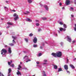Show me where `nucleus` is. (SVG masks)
<instances>
[{
	"label": "nucleus",
	"mask_w": 76,
	"mask_h": 76,
	"mask_svg": "<svg viewBox=\"0 0 76 76\" xmlns=\"http://www.w3.org/2000/svg\"><path fill=\"white\" fill-rule=\"evenodd\" d=\"M52 55L55 57H60L61 56V52H58L56 53H52Z\"/></svg>",
	"instance_id": "1"
},
{
	"label": "nucleus",
	"mask_w": 76,
	"mask_h": 76,
	"mask_svg": "<svg viewBox=\"0 0 76 76\" xmlns=\"http://www.w3.org/2000/svg\"><path fill=\"white\" fill-rule=\"evenodd\" d=\"M13 16L15 17V18H14V20H17V19H19V17H18V15H17V14L15 13L14 14Z\"/></svg>",
	"instance_id": "2"
},
{
	"label": "nucleus",
	"mask_w": 76,
	"mask_h": 76,
	"mask_svg": "<svg viewBox=\"0 0 76 76\" xmlns=\"http://www.w3.org/2000/svg\"><path fill=\"white\" fill-rule=\"evenodd\" d=\"M7 53V50L5 49H3L1 50V54H3V53L4 54H6Z\"/></svg>",
	"instance_id": "3"
},
{
	"label": "nucleus",
	"mask_w": 76,
	"mask_h": 76,
	"mask_svg": "<svg viewBox=\"0 0 76 76\" xmlns=\"http://www.w3.org/2000/svg\"><path fill=\"white\" fill-rule=\"evenodd\" d=\"M70 4V1L69 0H67L65 2V4L66 5H69Z\"/></svg>",
	"instance_id": "4"
},
{
	"label": "nucleus",
	"mask_w": 76,
	"mask_h": 76,
	"mask_svg": "<svg viewBox=\"0 0 76 76\" xmlns=\"http://www.w3.org/2000/svg\"><path fill=\"white\" fill-rule=\"evenodd\" d=\"M67 40L69 42H71L72 41V39H71V38L68 36H67Z\"/></svg>",
	"instance_id": "5"
},
{
	"label": "nucleus",
	"mask_w": 76,
	"mask_h": 76,
	"mask_svg": "<svg viewBox=\"0 0 76 76\" xmlns=\"http://www.w3.org/2000/svg\"><path fill=\"white\" fill-rule=\"evenodd\" d=\"M37 38L36 37H34V40H33V42L34 43H36L37 42Z\"/></svg>",
	"instance_id": "6"
},
{
	"label": "nucleus",
	"mask_w": 76,
	"mask_h": 76,
	"mask_svg": "<svg viewBox=\"0 0 76 76\" xmlns=\"http://www.w3.org/2000/svg\"><path fill=\"white\" fill-rule=\"evenodd\" d=\"M64 68L66 70H68V66L67 65H65L64 66Z\"/></svg>",
	"instance_id": "7"
},
{
	"label": "nucleus",
	"mask_w": 76,
	"mask_h": 76,
	"mask_svg": "<svg viewBox=\"0 0 76 76\" xmlns=\"http://www.w3.org/2000/svg\"><path fill=\"white\" fill-rule=\"evenodd\" d=\"M58 23L60 24L61 25H62L63 24H64V22L63 21H58Z\"/></svg>",
	"instance_id": "8"
},
{
	"label": "nucleus",
	"mask_w": 76,
	"mask_h": 76,
	"mask_svg": "<svg viewBox=\"0 0 76 76\" xmlns=\"http://www.w3.org/2000/svg\"><path fill=\"white\" fill-rule=\"evenodd\" d=\"M18 72H17V75H18V76H19V75H20V76H21V73L19 72V71L18 70Z\"/></svg>",
	"instance_id": "9"
},
{
	"label": "nucleus",
	"mask_w": 76,
	"mask_h": 76,
	"mask_svg": "<svg viewBox=\"0 0 76 76\" xmlns=\"http://www.w3.org/2000/svg\"><path fill=\"white\" fill-rule=\"evenodd\" d=\"M8 52L10 54L12 53V50H11V48H8Z\"/></svg>",
	"instance_id": "10"
},
{
	"label": "nucleus",
	"mask_w": 76,
	"mask_h": 76,
	"mask_svg": "<svg viewBox=\"0 0 76 76\" xmlns=\"http://www.w3.org/2000/svg\"><path fill=\"white\" fill-rule=\"evenodd\" d=\"M24 59H25V60H27V59L28 58V56H26L23 58Z\"/></svg>",
	"instance_id": "11"
},
{
	"label": "nucleus",
	"mask_w": 76,
	"mask_h": 76,
	"mask_svg": "<svg viewBox=\"0 0 76 76\" xmlns=\"http://www.w3.org/2000/svg\"><path fill=\"white\" fill-rule=\"evenodd\" d=\"M70 67H72V69H75V66L72 64H71L70 65Z\"/></svg>",
	"instance_id": "12"
},
{
	"label": "nucleus",
	"mask_w": 76,
	"mask_h": 76,
	"mask_svg": "<svg viewBox=\"0 0 76 76\" xmlns=\"http://www.w3.org/2000/svg\"><path fill=\"white\" fill-rule=\"evenodd\" d=\"M44 7L45 8V9L47 10H48V7L47 5H45L44 6Z\"/></svg>",
	"instance_id": "13"
},
{
	"label": "nucleus",
	"mask_w": 76,
	"mask_h": 76,
	"mask_svg": "<svg viewBox=\"0 0 76 76\" xmlns=\"http://www.w3.org/2000/svg\"><path fill=\"white\" fill-rule=\"evenodd\" d=\"M12 72V69H11L9 68L8 69V73H10V72Z\"/></svg>",
	"instance_id": "14"
},
{
	"label": "nucleus",
	"mask_w": 76,
	"mask_h": 76,
	"mask_svg": "<svg viewBox=\"0 0 76 76\" xmlns=\"http://www.w3.org/2000/svg\"><path fill=\"white\" fill-rule=\"evenodd\" d=\"M28 1L29 3H31L32 2V1L31 0H28Z\"/></svg>",
	"instance_id": "15"
},
{
	"label": "nucleus",
	"mask_w": 76,
	"mask_h": 76,
	"mask_svg": "<svg viewBox=\"0 0 76 76\" xmlns=\"http://www.w3.org/2000/svg\"><path fill=\"white\" fill-rule=\"evenodd\" d=\"M18 67H19L18 68V70H20V68L22 67V66L20 65H18Z\"/></svg>",
	"instance_id": "16"
},
{
	"label": "nucleus",
	"mask_w": 76,
	"mask_h": 76,
	"mask_svg": "<svg viewBox=\"0 0 76 76\" xmlns=\"http://www.w3.org/2000/svg\"><path fill=\"white\" fill-rule=\"evenodd\" d=\"M54 68L55 69H57V65H54Z\"/></svg>",
	"instance_id": "17"
},
{
	"label": "nucleus",
	"mask_w": 76,
	"mask_h": 76,
	"mask_svg": "<svg viewBox=\"0 0 76 76\" xmlns=\"http://www.w3.org/2000/svg\"><path fill=\"white\" fill-rule=\"evenodd\" d=\"M27 20H28V22H32V20L30 19L29 18H27Z\"/></svg>",
	"instance_id": "18"
},
{
	"label": "nucleus",
	"mask_w": 76,
	"mask_h": 76,
	"mask_svg": "<svg viewBox=\"0 0 76 76\" xmlns=\"http://www.w3.org/2000/svg\"><path fill=\"white\" fill-rule=\"evenodd\" d=\"M42 18L44 20H47V18H44V17Z\"/></svg>",
	"instance_id": "19"
},
{
	"label": "nucleus",
	"mask_w": 76,
	"mask_h": 76,
	"mask_svg": "<svg viewBox=\"0 0 76 76\" xmlns=\"http://www.w3.org/2000/svg\"><path fill=\"white\" fill-rule=\"evenodd\" d=\"M31 61V60L29 59V58H28L26 60V62L27 63L28 61Z\"/></svg>",
	"instance_id": "20"
},
{
	"label": "nucleus",
	"mask_w": 76,
	"mask_h": 76,
	"mask_svg": "<svg viewBox=\"0 0 76 76\" xmlns=\"http://www.w3.org/2000/svg\"><path fill=\"white\" fill-rule=\"evenodd\" d=\"M63 26H64V28H67V26H66V24H63Z\"/></svg>",
	"instance_id": "21"
},
{
	"label": "nucleus",
	"mask_w": 76,
	"mask_h": 76,
	"mask_svg": "<svg viewBox=\"0 0 76 76\" xmlns=\"http://www.w3.org/2000/svg\"><path fill=\"white\" fill-rule=\"evenodd\" d=\"M62 70V69L61 68H59L58 69V72H60V71H61Z\"/></svg>",
	"instance_id": "22"
},
{
	"label": "nucleus",
	"mask_w": 76,
	"mask_h": 76,
	"mask_svg": "<svg viewBox=\"0 0 76 76\" xmlns=\"http://www.w3.org/2000/svg\"><path fill=\"white\" fill-rule=\"evenodd\" d=\"M12 38L13 39H16V38H17V37H16L12 36Z\"/></svg>",
	"instance_id": "23"
},
{
	"label": "nucleus",
	"mask_w": 76,
	"mask_h": 76,
	"mask_svg": "<svg viewBox=\"0 0 76 76\" xmlns=\"http://www.w3.org/2000/svg\"><path fill=\"white\" fill-rule=\"evenodd\" d=\"M0 76H4V75L2 73H1V72L0 71Z\"/></svg>",
	"instance_id": "24"
},
{
	"label": "nucleus",
	"mask_w": 76,
	"mask_h": 76,
	"mask_svg": "<svg viewBox=\"0 0 76 76\" xmlns=\"http://www.w3.org/2000/svg\"><path fill=\"white\" fill-rule=\"evenodd\" d=\"M7 24L8 25H13V24H12V23H10V22H8L7 23Z\"/></svg>",
	"instance_id": "25"
},
{
	"label": "nucleus",
	"mask_w": 76,
	"mask_h": 76,
	"mask_svg": "<svg viewBox=\"0 0 76 76\" xmlns=\"http://www.w3.org/2000/svg\"><path fill=\"white\" fill-rule=\"evenodd\" d=\"M9 45L11 46H13V45H14V44L13 43H10Z\"/></svg>",
	"instance_id": "26"
},
{
	"label": "nucleus",
	"mask_w": 76,
	"mask_h": 76,
	"mask_svg": "<svg viewBox=\"0 0 76 76\" xmlns=\"http://www.w3.org/2000/svg\"><path fill=\"white\" fill-rule=\"evenodd\" d=\"M10 66H11L12 67H15V65L14 64H12L11 66L10 65Z\"/></svg>",
	"instance_id": "27"
},
{
	"label": "nucleus",
	"mask_w": 76,
	"mask_h": 76,
	"mask_svg": "<svg viewBox=\"0 0 76 76\" xmlns=\"http://www.w3.org/2000/svg\"><path fill=\"white\" fill-rule=\"evenodd\" d=\"M37 45H33V47L35 48H36V47H37Z\"/></svg>",
	"instance_id": "28"
},
{
	"label": "nucleus",
	"mask_w": 76,
	"mask_h": 76,
	"mask_svg": "<svg viewBox=\"0 0 76 76\" xmlns=\"http://www.w3.org/2000/svg\"><path fill=\"white\" fill-rule=\"evenodd\" d=\"M33 36V34L32 33H31L29 34V37H32Z\"/></svg>",
	"instance_id": "29"
},
{
	"label": "nucleus",
	"mask_w": 76,
	"mask_h": 76,
	"mask_svg": "<svg viewBox=\"0 0 76 76\" xmlns=\"http://www.w3.org/2000/svg\"><path fill=\"white\" fill-rule=\"evenodd\" d=\"M12 43H13V44H15V43H16V42L15 41V40L14 39L12 40Z\"/></svg>",
	"instance_id": "30"
},
{
	"label": "nucleus",
	"mask_w": 76,
	"mask_h": 76,
	"mask_svg": "<svg viewBox=\"0 0 76 76\" xmlns=\"http://www.w3.org/2000/svg\"><path fill=\"white\" fill-rule=\"evenodd\" d=\"M75 27L74 28V30L75 31H76V24H75Z\"/></svg>",
	"instance_id": "31"
},
{
	"label": "nucleus",
	"mask_w": 76,
	"mask_h": 76,
	"mask_svg": "<svg viewBox=\"0 0 76 76\" xmlns=\"http://www.w3.org/2000/svg\"><path fill=\"white\" fill-rule=\"evenodd\" d=\"M36 26H39V23H36Z\"/></svg>",
	"instance_id": "32"
},
{
	"label": "nucleus",
	"mask_w": 76,
	"mask_h": 76,
	"mask_svg": "<svg viewBox=\"0 0 76 76\" xmlns=\"http://www.w3.org/2000/svg\"><path fill=\"white\" fill-rule=\"evenodd\" d=\"M42 55V54H41V53H39V57L40 56H41Z\"/></svg>",
	"instance_id": "33"
},
{
	"label": "nucleus",
	"mask_w": 76,
	"mask_h": 76,
	"mask_svg": "<svg viewBox=\"0 0 76 76\" xmlns=\"http://www.w3.org/2000/svg\"><path fill=\"white\" fill-rule=\"evenodd\" d=\"M76 42V41L75 40H74L72 42V44H74V43H75Z\"/></svg>",
	"instance_id": "34"
},
{
	"label": "nucleus",
	"mask_w": 76,
	"mask_h": 76,
	"mask_svg": "<svg viewBox=\"0 0 76 76\" xmlns=\"http://www.w3.org/2000/svg\"><path fill=\"white\" fill-rule=\"evenodd\" d=\"M60 31H63V28H60Z\"/></svg>",
	"instance_id": "35"
},
{
	"label": "nucleus",
	"mask_w": 76,
	"mask_h": 76,
	"mask_svg": "<svg viewBox=\"0 0 76 76\" xmlns=\"http://www.w3.org/2000/svg\"><path fill=\"white\" fill-rule=\"evenodd\" d=\"M25 41H26V42H28V39L26 38V39H25Z\"/></svg>",
	"instance_id": "36"
},
{
	"label": "nucleus",
	"mask_w": 76,
	"mask_h": 76,
	"mask_svg": "<svg viewBox=\"0 0 76 76\" xmlns=\"http://www.w3.org/2000/svg\"><path fill=\"white\" fill-rule=\"evenodd\" d=\"M8 64H9V65H10V64H11V63L10 62H8Z\"/></svg>",
	"instance_id": "37"
},
{
	"label": "nucleus",
	"mask_w": 76,
	"mask_h": 76,
	"mask_svg": "<svg viewBox=\"0 0 76 76\" xmlns=\"http://www.w3.org/2000/svg\"><path fill=\"white\" fill-rule=\"evenodd\" d=\"M74 3L75 4H76V0H74Z\"/></svg>",
	"instance_id": "38"
},
{
	"label": "nucleus",
	"mask_w": 76,
	"mask_h": 76,
	"mask_svg": "<svg viewBox=\"0 0 76 76\" xmlns=\"http://www.w3.org/2000/svg\"><path fill=\"white\" fill-rule=\"evenodd\" d=\"M66 29H65V28H63L62 30L63 31H66Z\"/></svg>",
	"instance_id": "39"
},
{
	"label": "nucleus",
	"mask_w": 76,
	"mask_h": 76,
	"mask_svg": "<svg viewBox=\"0 0 76 76\" xmlns=\"http://www.w3.org/2000/svg\"><path fill=\"white\" fill-rule=\"evenodd\" d=\"M36 63L37 64H39V62L38 61H37V62Z\"/></svg>",
	"instance_id": "40"
},
{
	"label": "nucleus",
	"mask_w": 76,
	"mask_h": 76,
	"mask_svg": "<svg viewBox=\"0 0 76 76\" xmlns=\"http://www.w3.org/2000/svg\"><path fill=\"white\" fill-rule=\"evenodd\" d=\"M69 63V60L67 59V61H66V63Z\"/></svg>",
	"instance_id": "41"
},
{
	"label": "nucleus",
	"mask_w": 76,
	"mask_h": 76,
	"mask_svg": "<svg viewBox=\"0 0 76 76\" xmlns=\"http://www.w3.org/2000/svg\"><path fill=\"white\" fill-rule=\"evenodd\" d=\"M11 12H16V11L15 10H12Z\"/></svg>",
	"instance_id": "42"
},
{
	"label": "nucleus",
	"mask_w": 76,
	"mask_h": 76,
	"mask_svg": "<svg viewBox=\"0 0 76 76\" xmlns=\"http://www.w3.org/2000/svg\"><path fill=\"white\" fill-rule=\"evenodd\" d=\"M44 61V62H47V60H45Z\"/></svg>",
	"instance_id": "43"
},
{
	"label": "nucleus",
	"mask_w": 76,
	"mask_h": 76,
	"mask_svg": "<svg viewBox=\"0 0 76 76\" xmlns=\"http://www.w3.org/2000/svg\"><path fill=\"white\" fill-rule=\"evenodd\" d=\"M66 72L68 73H70V72L69 71H66Z\"/></svg>",
	"instance_id": "44"
},
{
	"label": "nucleus",
	"mask_w": 76,
	"mask_h": 76,
	"mask_svg": "<svg viewBox=\"0 0 76 76\" xmlns=\"http://www.w3.org/2000/svg\"><path fill=\"white\" fill-rule=\"evenodd\" d=\"M71 10H73V7H71L70 8Z\"/></svg>",
	"instance_id": "45"
},
{
	"label": "nucleus",
	"mask_w": 76,
	"mask_h": 76,
	"mask_svg": "<svg viewBox=\"0 0 76 76\" xmlns=\"http://www.w3.org/2000/svg\"><path fill=\"white\" fill-rule=\"evenodd\" d=\"M36 22H39V20H36Z\"/></svg>",
	"instance_id": "46"
},
{
	"label": "nucleus",
	"mask_w": 76,
	"mask_h": 76,
	"mask_svg": "<svg viewBox=\"0 0 76 76\" xmlns=\"http://www.w3.org/2000/svg\"><path fill=\"white\" fill-rule=\"evenodd\" d=\"M71 17H72V18H73V17H74V15H71Z\"/></svg>",
	"instance_id": "47"
},
{
	"label": "nucleus",
	"mask_w": 76,
	"mask_h": 76,
	"mask_svg": "<svg viewBox=\"0 0 76 76\" xmlns=\"http://www.w3.org/2000/svg\"><path fill=\"white\" fill-rule=\"evenodd\" d=\"M40 49H42V46H40Z\"/></svg>",
	"instance_id": "48"
},
{
	"label": "nucleus",
	"mask_w": 76,
	"mask_h": 76,
	"mask_svg": "<svg viewBox=\"0 0 76 76\" xmlns=\"http://www.w3.org/2000/svg\"><path fill=\"white\" fill-rule=\"evenodd\" d=\"M61 45H63V42H61Z\"/></svg>",
	"instance_id": "49"
},
{
	"label": "nucleus",
	"mask_w": 76,
	"mask_h": 76,
	"mask_svg": "<svg viewBox=\"0 0 76 76\" xmlns=\"http://www.w3.org/2000/svg\"><path fill=\"white\" fill-rule=\"evenodd\" d=\"M10 76V73L9 74V73H8V76Z\"/></svg>",
	"instance_id": "50"
},
{
	"label": "nucleus",
	"mask_w": 76,
	"mask_h": 76,
	"mask_svg": "<svg viewBox=\"0 0 76 76\" xmlns=\"http://www.w3.org/2000/svg\"><path fill=\"white\" fill-rule=\"evenodd\" d=\"M41 31V29H39V30H38V31Z\"/></svg>",
	"instance_id": "51"
},
{
	"label": "nucleus",
	"mask_w": 76,
	"mask_h": 76,
	"mask_svg": "<svg viewBox=\"0 0 76 76\" xmlns=\"http://www.w3.org/2000/svg\"><path fill=\"white\" fill-rule=\"evenodd\" d=\"M9 27H10V26H8L7 27V28H9Z\"/></svg>",
	"instance_id": "52"
},
{
	"label": "nucleus",
	"mask_w": 76,
	"mask_h": 76,
	"mask_svg": "<svg viewBox=\"0 0 76 76\" xmlns=\"http://www.w3.org/2000/svg\"><path fill=\"white\" fill-rule=\"evenodd\" d=\"M59 5H60V6H61V3H60L59 4Z\"/></svg>",
	"instance_id": "53"
},
{
	"label": "nucleus",
	"mask_w": 76,
	"mask_h": 76,
	"mask_svg": "<svg viewBox=\"0 0 76 76\" xmlns=\"http://www.w3.org/2000/svg\"><path fill=\"white\" fill-rule=\"evenodd\" d=\"M6 2L7 3H9V2L7 1H6Z\"/></svg>",
	"instance_id": "54"
},
{
	"label": "nucleus",
	"mask_w": 76,
	"mask_h": 76,
	"mask_svg": "<svg viewBox=\"0 0 76 76\" xmlns=\"http://www.w3.org/2000/svg\"><path fill=\"white\" fill-rule=\"evenodd\" d=\"M62 9H64V7H63L62 8Z\"/></svg>",
	"instance_id": "55"
},
{
	"label": "nucleus",
	"mask_w": 76,
	"mask_h": 76,
	"mask_svg": "<svg viewBox=\"0 0 76 76\" xmlns=\"http://www.w3.org/2000/svg\"><path fill=\"white\" fill-rule=\"evenodd\" d=\"M26 12H27V13H29V12H28V11H27Z\"/></svg>",
	"instance_id": "56"
},
{
	"label": "nucleus",
	"mask_w": 76,
	"mask_h": 76,
	"mask_svg": "<svg viewBox=\"0 0 76 76\" xmlns=\"http://www.w3.org/2000/svg\"><path fill=\"white\" fill-rule=\"evenodd\" d=\"M10 63H12V60H11Z\"/></svg>",
	"instance_id": "57"
},
{
	"label": "nucleus",
	"mask_w": 76,
	"mask_h": 76,
	"mask_svg": "<svg viewBox=\"0 0 76 76\" xmlns=\"http://www.w3.org/2000/svg\"><path fill=\"white\" fill-rule=\"evenodd\" d=\"M44 64H47V63H44Z\"/></svg>",
	"instance_id": "58"
},
{
	"label": "nucleus",
	"mask_w": 76,
	"mask_h": 76,
	"mask_svg": "<svg viewBox=\"0 0 76 76\" xmlns=\"http://www.w3.org/2000/svg\"><path fill=\"white\" fill-rule=\"evenodd\" d=\"M5 47H7V45H5Z\"/></svg>",
	"instance_id": "59"
},
{
	"label": "nucleus",
	"mask_w": 76,
	"mask_h": 76,
	"mask_svg": "<svg viewBox=\"0 0 76 76\" xmlns=\"http://www.w3.org/2000/svg\"><path fill=\"white\" fill-rule=\"evenodd\" d=\"M4 8H5V9H6V8H7V7H4Z\"/></svg>",
	"instance_id": "60"
},
{
	"label": "nucleus",
	"mask_w": 76,
	"mask_h": 76,
	"mask_svg": "<svg viewBox=\"0 0 76 76\" xmlns=\"http://www.w3.org/2000/svg\"><path fill=\"white\" fill-rule=\"evenodd\" d=\"M74 60H76V58H75Z\"/></svg>",
	"instance_id": "61"
},
{
	"label": "nucleus",
	"mask_w": 76,
	"mask_h": 76,
	"mask_svg": "<svg viewBox=\"0 0 76 76\" xmlns=\"http://www.w3.org/2000/svg\"><path fill=\"white\" fill-rule=\"evenodd\" d=\"M24 14H28V13H25Z\"/></svg>",
	"instance_id": "62"
},
{
	"label": "nucleus",
	"mask_w": 76,
	"mask_h": 76,
	"mask_svg": "<svg viewBox=\"0 0 76 76\" xmlns=\"http://www.w3.org/2000/svg\"><path fill=\"white\" fill-rule=\"evenodd\" d=\"M20 64H22V62H20Z\"/></svg>",
	"instance_id": "63"
},
{
	"label": "nucleus",
	"mask_w": 76,
	"mask_h": 76,
	"mask_svg": "<svg viewBox=\"0 0 76 76\" xmlns=\"http://www.w3.org/2000/svg\"><path fill=\"white\" fill-rule=\"evenodd\" d=\"M32 76H35V75H33Z\"/></svg>",
	"instance_id": "64"
}]
</instances>
